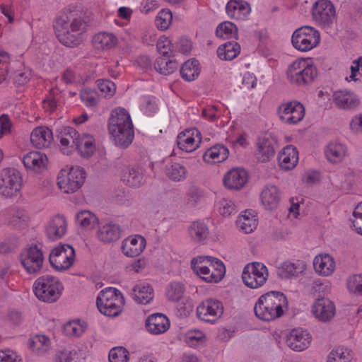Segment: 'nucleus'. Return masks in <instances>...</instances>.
I'll use <instances>...</instances> for the list:
<instances>
[{"instance_id":"f257e3e1","label":"nucleus","mask_w":362,"mask_h":362,"mask_svg":"<svg viewBox=\"0 0 362 362\" xmlns=\"http://www.w3.org/2000/svg\"><path fill=\"white\" fill-rule=\"evenodd\" d=\"M108 130L117 146L125 148L132 144L134 127L131 117L125 109L118 107L112 111Z\"/></svg>"},{"instance_id":"f03ea898","label":"nucleus","mask_w":362,"mask_h":362,"mask_svg":"<svg viewBox=\"0 0 362 362\" xmlns=\"http://www.w3.org/2000/svg\"><path fill=\"white\" fill-rule=\"evenodd\" d=\"M286 296L280 291H269L262 295L254 307L257 318L263 321H272L281 317L284 307L287 305Z\"/></svg>"},{"instance_id":"7ed1b4c3","label":"nucleus","mask_w":362,"mask_h":362,"mask_svg":"<svg viewBox=\"0 0 362 362\" xmlns=\"http://www.w3.org/2000/svg\"><path fill=\"white\" fill-rule=\"evenodd\" d=\"M194 273L206 282H218L225 276L226 267L218 259L210 256H198L191 261Z\"/></svg>"},{"instance_id":"20e7f679","label":"nucleus","mask_w":362,"mask_h":362,"mask_svg":"<svg viewBox=\"0 0 362 362\" xmlns=\"http://www.w3.org/2000/svg\"><path fill=\"white\" fill-rule=\"evenodd\" d=\"M63 288L59 281L52 276L39 277L34 283V293L42 301L53 303L57 301Z\"/></svg>"},{"instance_id":"39448f33","label":"nucleus","mask_w":362,"mask_h":362,"mask_svg":"<svg viewBox=\"0 0 362 362\" xmlns=\"http://www.w3.org/2000/svg\"><path fill=\"white\" fill-rule=\"evenodd\" d=\"M85 175V171L79 167L71 168L69 170L62 169L57 177V185L64 193H74L84 183Z\"/></svg>"},{"instance_id":"423d86ee","label":"nucleus","mask_w":362,"mask_h":362,"mask_svg":"<svg viewBox=\"0 0 362 362\" xmlns=\"http://www.w3.org/2000/svg\"><path fill=\"white\" fill-rule=\"evenodd\" d=\"M320 41V35L317 30L310 26H303L296 29L292 35L293 47L301 52L311 50Z\"/></svg>"},{"instance_id":"0eeeda50","label":"nucleus","mask_w":362,"mask_h":362,"mask_svg":"<svg viewBox=\"0 0 362 362\" xmlns=\"http://www.w3.org/2000/svg\"><path fill=\"white\" fill-rule=\"evenodd\" d=\"M287 76L291 83L302 86L312 83L317 76L313 65H306L305 61H296L288 67Z\"/></svg>"},{"instance_id":"6e6552de","label":"nucleus","mask_w":362,"mask_h":362,"mask_svg":"<svg viewBox=\"0 0 362 362\" xmlns=\"http://www.w3.org/2000/svg\"><path fill=\"white\" fill-rule=\"evenodd\" d=\"M70 18L67 14L59 16L54 23V28L59 41L69 47H76L82 42L81 33L71 32L69 29Z\"/></svg>"},{"instance_id":"1a4fd4ad","label":"nucleus","mask_w":362,"mask_h":362,"mask_svg":"<svg viewBox=\"0 0 362 362\" xmlns=\"http://www.w3.org/2000/svg\"><path fill=\"white\" fill-rule=\"evenodd\" d=\"M75 250L68 244L60 245L54 247L49 256L51 266L59 272L69 269L74 264Z\"/></svg>"},{"instance_id":"9d476101","label":"nucleus","mask_w":362,"mask_h":362,"mask_svg":"<svg viewBox=\"0 0 362 362\" xmlns=\"http://www.w3.org/2000/svg\"><path fill=\"white\" fill-rule=\"evenodd\" d=\"M267 277V267L264 264L257 262L247 264L242 274L244 284L251 288L262 286L266 282Z\"/></svg>"},{"instance_id":"9b49d317","label":"nucleus","mask_w":362,"mask_h":362,"mask_svg":"<svg viewBox=\"0 0 362 362\" xmlns=\"http://www.w3.org/2000/svg\"><path fill=\"white\" fill-rule=\"evenodd\" d=\"M22 185V177L15 168L4 169L0 173V193L6 197L16 194Z\"/></svg>"},{"instance_id":"f8f14e48","label":"nucleus","mask_w":362,"mask_h":362,"mask_svg":"<svg viewBox=\"0 0 362 362\" xmlns=\"http://www.w3.org/2000/svg\"><path fill=\"white\" fill-rule=\"evenodd\" d=\"M312 15L323 28H329L337 19L335 7L329 0L317 1L313 6Z\"/></svg>"},{"instance_id":"ddd939ff","label":"nucleus","mask_w":362,"mask_h":362,"mask_svg":"<svg viewBox=\"0 0 362 362\" xmlns=\"http://www.w3.org/2000/svg\"><path fill=\"white\" fill-rule=\"evenodd\" d=\"M280 119L288 124H296L305 116V107L296 100L281 104L277 110Z\"/></svg>"},{"instance_id":"4468645a","label":"nucleus","mask_w":362,"mask_h":362,"mask_svg":"<svg viewBox=\"0 0 362 362\" xmlns=\"http://www.w3.org/2000/svg\"><path fill=\"white\" fill-rule=\"evenodd\" d=\"M21 261L29 274H36L42 267L43 253L37 245H32L21 253Z\"/></svg>"},{"instance_id":"2eb2a0df","label":"nucleus","mask_w":362,"mask_h":362,"mask_svg":"<svg viewBox=\"0 0 362 362\" xmlns=\"http://www.w3.org/2000/svg\"><path fill=\"white\" fill-rule=\"evenodd\" d=\"M223 313V306L217 300L206 299L197 308L199 319L208 322H216Z\"/></svg>"},{"instance_id":"dca6fc26","label":"nucleus","mask_w":362,"mask_h":362,"mask_svg":"<svg viewBox=\"0 0 362 362\" xmlns=\"http://www.w3.org/2000/svg\"><path fill=\"white\" fill-rule=\"evenodd\" d=\"M315 317L321 322H329L335 315V305L327 298H317L312 306Z\"/></svg>"},{"instance_id":"f3484780","label":"nucleus","mask_w":362,"mask_h":362,"mask_svg":"<svg viewBox=\"0 0 362 362\" xmlns=\"http://www.w3.org/2000/svg\"><path fill=\"white\" fill-rule=\"evenodd\" d=\"M247 173L243 168H233L223 178L225 187L229 189L240 190L247 181Z\"/></svg>"},{"instance_id":"a211bd4d","label":"nucleus","mask_w":362,"mask_h":362,"mask_svg":"<svg viewBox=\"0 0 362 362\" xmlns=\"http://www.w3.org/2000/svg\"><path fill=\"white\" fill-rule=\"evenodd\" d=\"M310 342L309 334L301 328L292 329L286 339L287 345L296 351L307 349Z\"/></svg>"},{"instance_id":"6ab92c4d","label":"nucleus","mask_w":362,"mask_h":362,"mask_svg":"<svg viewBox=\"0 0 362 362\" xmlns=\"http://www.w3.org/2000/svg\"><path fill=\"white\" fill-rule=\"evenodd\" d=\"M146 247V240L141 235L129 236L122 242V251L127 257L139 256Z\"/></svg>"},{"instance_id":"aec40b11","label":"nucleus","mask_w":362,"mask_h":362,"mask_svg":"<svg viewBox=\"0 0 362 362\" xmlns=\"http://www.w3.org/2000/svg\"><path fill=\"white\" fill-rule=\"evenodd\" d=\"M276 146V139L272 136H264L259 138L257 143L259 160L267 162L274 158Z\"/></svg>"},{"instance_id":"412c9836","label":"nucleus","mask_w":362,"mask_h":362,"mask_svg":"<svg viewBox=\"0 0 362 362\" xmlns=\"http://www.w3.org/2000/svg\"><path fill=\"white\" fill-rule=\"evenodd\" d=\"M147 329L153 334H160L166 332L170 327L168 318L162 313L150 315L146 322Z\"/></svg>"},{"instance_id":"4be33fe9","label":"nucleus","mask_w":362,"mask_h":362,"mask_svg":"<svg viewBox=\"0 0 362 362\" xmlns=\"http://www.w3.org/2000/svg\"><path fill=\"white\" fill-rule=\"evenodd\" d=\"M66 219L59 215L54 216L46 227V233L49 239L54 240L62 238L66 232Z\"/></svg>"},{"instance_id":"5701e85b","label":"nucleus","mask_w":362,"mask_h":362,"mask_svg":"<svg viewBox=\"0 0 362 362\" xmlns=\"http://www.w3.org/2000/svg\"><path fill=\"white\" fill-rule=\"evenodd\" d=\"M226 13L231 18L240 19L251 11L250 4L243 0H230L226 4Z\"/></svg>"},{"instance_id":"b1692460","label":"nucleus","mask_w":362,"mask_h":362,"mask_svg":"<svg viewBox=\"0 0 362 362\" xmlns=\"http://www.w3.org/2000/svg\"><path fill=\"white\" fill-rule=\"evenodd\" d=\"M333 100L337 107L346 110L354 109L359 105V100L348 90L335 91L333 94Z\"/></svg>"},{"instance_id":"393cba45","label":"nucleus","mask_w":362,"mask_h":362,"mask_svg":"<svg viewBox=\"0 0 362 362\" xmlns=\"http://www.w3.org/2000/svg\"><path fill=\"white\" fill-rule=\"evenodd\" d=\"M52 139V132L47 127H37L30 134L31 143L38 148L49 147Z\"/></svg>"},{"instance_id":"a878e982","label":"nucleus","mask_w":362,"mask_h":362,"mask_svg":"<svg viewBox=\"0 0 362 362\" xmlns=\"http://www.w3.org/2000/svg\"><path fill=\"white\" fill-rule=\"evenodd\" d=\"M260 198L267 209L273 210L279 206L281 199L280 192L276 186H267L262 191Z\"/></svg>"},{"instance_id":"bb28decb","label":"nucleus","mask_w":362,"mask_h":362,"mask_svg":"<svg viewBox=\"0 0 362 362\" xmlns=\"http://www.w3.org/2000/svg\"><path fill=\"white\" fill-rule=\"evenodd\" d=\"M279 165L282 169H293L298 161V152L295 147L291 146L284 148V151L278 156Z\"/></svg>"},{"instance_id":"cd10ccee","label":"nucleus","mask_w":362,"mask_h":362,"mask_svg":"<svg viewBox=\"0 0 362 362\" xmlns=\"http://www.w3.org/2000/svg\"><path fill=\"white\" fill-rule=\"evenodd\" d=\"M120 226L115 223H107L100 227L98 231V238L103 243H110L120 238Z\"/></svg>"},{"instance_id":"c85d7f7f","label":"nucleus","mask_w":362,"mask_h":362,"mask_svg":"<svg viewBox=\"0 0 362 362\" xmlns=\"http://www.w3.org/2000/svg\"><path fill=\"white\" fill-rule=\"evenodd\" d=\"M229 155L228 148L221 144H217L208 149L203 156L204 161L210 163H221L226 160Z\"/></svg>"},{"instance_id":"c756f323","label":"nucleus","mask_w":362,"mask_h":362,"mask_svg":"<svg viewBox=\"0 0 362 362\" xmlns=\"http://www.w3.org/2000/svg\"><path fill=\"white\" fill-rule=\"evenodd\" d=\"M92 42L97 49H110L117 45V38L112 33L102 32L93 36Z\"/></svg>"},{"instance_id":"7c9ffc66","label":"nucleus","mask_w":362,"mask_h":362,"mask_svg":"<svg viewBox=\"0 0 362 362\" xmlns=\"http://www.w3.org/2000/svg\"><path fill=\"white\" fill-rule=\"evenodd\" d=\"M76 140L74 147L82 157L88 158L93 154L95 146L92 136L86 134L81 136L79 135Z\"/></svg>"},{"instance_id":"2f4dec72","label":"nucleus","mask_w":362,"mask_h":362,"mask_svg":"<svg viewBox=\"0 0 362 362\" xmlns=\"http://www.w3.org/2000/svg\"><path fill=\"white\" fill-rule=\"evenodd\" d=\"M315 271L324 276H329L334 269V262L329 255L316 256L313 260Z\"/></svg>"},{"instance_id":"473e14b6","label":"nucleus","mask_w":362,"mask_h":362,"mask_svg":"<svg viewBox=\"0 0 362 362\" xmlns=\"http://www.w3.org/2000/svg\"><path fill=\"white\" fill-rule=\"evenodd\" d=\"M57 137L63 146L74 147L78 139L77 131L71 127H59L56 129Z\"/></svg>"},{"instance_id":"72a5a7b5","label":"nucleus","mask_w":362,"mask_h":362,"mask_svg":"<svg viewBox=\"0 0 362 362\" xmlns=\"http://www.w3.org/2000/svg\"><path fill=\"white\" fill-rule=\"evenodd\" d=\"M124 303V298L123 296L120 298H115V300L107 301V305L105 303L98 305L97 307L99 311L104 315L108 317H116L119 315L122 310V306Z\"/></svg>"},{"instance_id":"f704fd0d","label":"nucleus","mask_w":362,"mask_h":362,"mask_svg":"<svg viewBox=\"0 0 362 362\" xmlns=\"http://www.w3.org/2000/svg\"><path fill=\"white\" fill-rule=\"evenodd\" d=\"M325 156L327 160L333 163L341 162L344 158L346 148L338 142H330L325 149Z\"/></svg>"},{"instance_id":"c9c22d12","label":"nucleus","mask_w":362,"mask_h":362,"mask_svg":"<svg viewBox=\"0 0 362 362\" xmlns=\"http://www.w3.org/2000/svg\"><path fill=\"white\" fill-rule=\"evenodd\" d=\"M194 132H196L197 135H200V133L197 129L193 130L192 133L190 130H188L178 134L177 143L181 150L186 152H192L198 146V145L195 144Z\"/></svg>"},{"instance_id":"e433bc0d","label":"nucleus","mask_w":362,"mask_h":362,"mask_svg":"<svg viewBox=\"0 0 362 362\" xmlns=\"http://www.w3.org/2000/svg\"><path fill=\"white\" fill-rule=\"evenodd\" d=\"M132 296L136 303L146 305L153 298V290L149 285H136L132 290Z\"/></svg>"},{"instance_id":"4c0bfd02","label":"nucleus","mask_w":362,"mask_h":362,"mask_svg":"<svg viewBox=\"0 0 362 362\" xmlns=\"http://www.w3.org/2000/svg\"><path fill=\"white\" fill-rule=\"evenodd\" d=\"M47 158L46 155L37 151L27 153L23 158V163L25 168L30 169H41L45 166Z\"/></svg>"},{"instance_id":"58836bf2","label":"nucleus","mask_w":362,"mask_h":362,"mask_svg":"<svg viewBox=\"0 0 362 362\" xmlns=\"http://www.w3.org/2000/svg\"><path fill=\"white\" fill-rule=\"evenodd\" d=\"M240 52V46L236 42H228L219 47L217 54L221 60H232L235 58Z\"/></svg>"},{"instance_id":"ea45409f","label":"nucleus","mask_w":362,"mask_h":362,"mask_svg":"<svg viewBox=\"0 0 362 362\" xmlns=\"http://www.w3.org/2000/svg\"><path fill=\"white\" fill-rule=\"evenodd\" d=\"M166 57H158L156 61L154 67L160 74L170 75L177 69L179 64L175 59H167Z\"/></svg>"},{"instance_id":"a19ab883","label":"nucleus","mask_w":362,"mask_h":362,"mask_svg":"<svg viewBox=\"0 0 362 362\" xmlns=\"http://www.w3.org/2000/svg\"><path fill=\"white\" fill-rule=\"evenodd\" d=\"M199 62L197 60H188L185 62L181 69L180 74L187 81H194L199 74Z\"/></svg>"},{"instance_id":"79ce46f5","label":"nucleus","mask_w":362,"mask_h":362,"mask_svg":"<svg viewBox=\"0 0 362 362\" xmlns=\"http://www.w3.org/2000/svg\"><path fill=\"white\" fill-rule=\"evenodd\" d=\"M188 232L193 241L197 243L205 240L209 234L207 226L199 221L193 222L189 227Z\"/></svg>"},{"instance_id":"37998d69","label":"nucleus","mask_w":362,"mask_h":362,"mask_svg":"<svg viewBox=\"0 0 362 362\" xmlns=\"http://www.w3.org/2000/svg\"><path fill=\"white\" fill-rule=\"evenodd\" d=\"M216 35L223 39H237L238 28L233 23L225 21L217 26Z\"/></svg>"},{"instance_id":"c03bdc74","label":"nucleus","mask_w":362,"mask_h":362,"mask_svg":"<svg viewBox=\"0 0 362 362\" xmlns=\"http://www.w3.org/2000/svg\"><path fill=\"white\" fill-rule=\"evenodd\" d=\"M351 351L344 347L333 349L327 357V362H351Z\"/></svg>"},{"instance_id":"a18cd8bd","label":"nucleus","mask_w":362,"mask_h":362,"mask_svg":"<svg viewBox=\"0 0 362 362\" xmlns=\"http://www.w3.org/2000/svg\"><path fill=\"white\" fill-rule=\"evenodd\" d=\"M247 213V211H245ZM237 226L245 233H250L252 232L257 226V219L255 216L250 217L245 214L238 217L236 221Z\"/></svg>"},{"instance_id":"49530a36","label":"nucleus","mask_w":362,"mask_h":362,"mask_svg":"<svg viewBox=\"0 0 362 362\" xmlns=\"http://www.w3.org/2000/svg\"><path fill=\"white\" fill-rule=\"evenodd\" d=\"M301 271L294 264L284 262L278 267L277 274L281 279H288L297 276Z\"/></svg>"},{"instance_id":"de8ad7c7","label":"nucleus","mask_w":362,"mask_h":362,"mask_svg":"<svg viewBox=\"0 0 362 362\" xmlns=\"http://www.w3.org/2000/svg\"><path fill=\"white\" fill-rule=\"evenodd\" d=\"M184 285L180 282H173L169 284L167 289V297L171 301H179L184 295Z\"/></svg>"},{"instance_id":"09e8293b","label":"nucleus","mask_w":362,"mask_h":362,"mask_svg":"<svg viewBox=\"0 0 362 362\" xmlns=\"http://www.w3.org/2000/svg\"><path fill=\"white\" fill-rule=\"evenodd\" d=\"M122 293L117 288L109 287L100 291L98 298L96 304L100 305L105 303L107 305V301L115 300V298H120Z\"/></svg>"},{"instance_id":"8fccbe9b","label":"nucleus","mask_w":362,"mask_h":362,"mask_svg":"<svg viewBox=\"0 0 362 362\" xmlns=\"http://www.w3.org/2000/svg\"><path fill=\"white\" fill-rule=\"evenodd\" d=\"M186 173L185 168L180 163H175L166 168V175L174 181H180L185 179Z\"/></svg>"},{"instance_id":"3c124183","label":"nucleus","mask_w":362,"mask_h":362,"mask_svg":"<svg viewBox=\"0 0 362 362\" xmlns=\"http://www.w3.org/2000/svg\"><path fill=\"white\" fill-rule=\"evenodd\" d=\"M142 179V175L134 168L128 169L122 175L123 182L131 187L140 186Z\"/></svg>"},{"instance_id":"603ef678","label":"nucleus","mask_w":362,"mask_h":362,"mask_svg":"<svg viewBox=\"0 0 362 362\" xmlns=\"http://www.w3.org/2000/svg\"><path fill=\"white\" fill-rule=\"evenodd\" d=\"M76 219L82 227L94 226L98 222L97 217L89 211H82L78 213Z\"/></svg>"},{"instance_id":"864d4df0","label":"nucleus","mask_w":362,"mask_h":362,"mask_svg":"<svg viewBox=\"0 0 362 362\" xmlns=\"http://www.w3.org/2000/svg\"><path fill=\"white\" fill-rule=\"evenodd\" d=\"M128 351L122 347L112 348L109 353L110 362H127L128 360Z\"/></svg>"},{"instance_id":"5fc2aeb1","label":"nucleus","mask_w":362,"mask_h":362,"mask_svg":"<svg viewBox=\"0 0 362 362\" xmlns=\"http://www.w3.org/2000/svg\"><path fill=\"white\" fill-rule=\"evenodd\" d=\"M173 19V15L170 10H162L159 12L156 19L157 27L165 30L168 28Z\"/></svg>"},{"instance_id":"6e6d98bb","label":"nucleus","mask_w":362,"mask_h":362,"mask_svg":"<svg viewBox=\"0 0 362 362\" xmlns=\"http://www.w3.org/2000/svg\"><path fill=\"white\" fill-rule=\"evenodd\" d=\"M347 288L349 291L362 296V274H356L347 280Z\"/></svg>"},{"instance_id":"4d7b16f0","label":"nucleus","mask_w":362,"mask_h":362,"mask_svg":"<svg viewBox=\"0 0 362 362\" xmlns=\"http://www.w3.org/2000/svg\"><path fill=\"white\" fill-rule=\"evenodd\" d=\"M98 89L105 93L106 96H112L115 92L116 86L115 84L110 80L107 79H98L96 81Z\"/></svg>"},{"instance_id":"13d9d810","label":"nucleus","mask_w":362,"mask_h":362,"mask_svg":"<svg viewBox=\"0 0 362 362\" xmlns=\"http://www.w3.org/2000/svg\"><path fill=\"white\" fill-rule=\"evenodd\" d=\"M157 49L163 57H172L171 42L167 37L160 38L157 42Z\"/></svg>"},{"instance_id":"bf43d9fd","label":"nucleus","mask_w":362,"mask_h":362,"mask_svg":"<svg viewBox=\"0 0 362 362\" xmlns=\"http://www.w3.org/2000/svg\"><path fill=\"white\" fill-rule=\"evenodd\" d=\"M354 219H351L353 226L356 231L362 235V202H361L354 211Z\"/></svg>"},{"instance_id":"052dcab7","label":"nucleus","mask_w":362,"mask_h":362,"mask_svg":"<svg viewBox=\"0 0 362 362\" xmlns=\"http://www.w3.org/2000/svg\"><path fill=\"white\" fill-rule=\"evenodd\" d=\"M64 331L69 336H80L84 332V327L75 322H68L64 326Z\"/></svg>"},{"instance_id":"680f3d73","label":"nucleus","mask_w":362,"mask_h":362,"mask_svg":"<svg viewBox=\"0 0 362 362\" xmlns=\"http://www.w3.org/2000/svg\"><path fill=\"white\" fill-rule=\"evenodd\" d=\"M69 17L70 18L69 29L71 30V32L82 34L83 30H84L86 28L85 21L81 18Z\"/></svg>"},{"instance_id":"e2e57ef3","label":"nucleus","mask_w":362,"mask_h":362,"mask_svg":"<svg viewBox=\"0 0 362 362\" xmlns=\"http://www.w3.org/2000/svg\"><path fill=\"white\" fill-rule=\"evenodd\" d=\"M220 205V212L223 216H228L235 212V206L232 201L223 199Z\"/></svg>"},{"instance_id":"0e129e2a","label":"nucleus","mask_w":362,"mask_h":362,"mask_svg":"<svg viewBox=\"0 0 362 362\" xmlns=\"http://www.w3.org/2000/svg\"><path fill=\"white\" fill-rule=\"evenodd\" d=\"M50 340L45 335H37L31 341V346H37V349H42L46 351L49 345Z\"/></svg>"},{"instance_id":"69168bd1","label":"nucleus","mask_w":362,"mask_h":362,"mask_svg":"<svg viewBox=\"0 0 362 362\" xmlns=\"http://www.w3.org/2000/svg\"><path fill=\"white\" fill-rule=\"evenodd\" d=\"M177 48L182 54L188 53L192 49V42L188 39L182 37L177 43Z\"/></svg>"},{"instance_id":"338daca9","label":"nucleus","mask_w":362,"mask_h":362,"mask_svg":"<svg viewBox=\"0 0 362 362\" xmlns=\"http://www.w3.org/2000/svg\"><path fill=\"white\" fill-rule=\"evenodd\" d=\"M352 131L356 133H362V114L356 116L350 123Z\"/></svg>"},{"instance_id":"774afa93","label":"nucleus","mask_w":362,"mask_h":362,"mask_svg":"<svg viewBox=\"0 0 362 362\" xmlns=\"http://www.w3.org/2000/svg\"><path fill=\"white\" fill-rule=\"evenodd\" d=\"M71 352L67 350L62 351L56 355V362H71L72 361Z\"/></svg>"}]
</instances>
